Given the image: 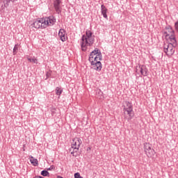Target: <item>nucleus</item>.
Here are the masks:
<instances>
[{
	"instance_id": "1",
	"label": "nucleus",
	"mask_w": 178,
	"mask_h": 178,
	"mask_svg": "<svg viewBox=\"0 0 178 178\" xmlns=\"http://www.w3.org/2000/svg\"><path fill=\"white\" fill-rule=\"evenodd\" d=\"M86 40L88 41V43L83 40L81 41V51H83V52H86V51H87V47H92V44H94L95 41V36L93 35V36L90 38H86Z\"/></svg>"
},
{
	"instance_id": "2",
	"label": "nucleus",
	"mask_w": 178,
	"mask_h": 178,
	"mask_svg": "<svg viewBox=\"0 0 178 178\" xmlns=\"http://www.w3.org/2000/svg\"><path fill=\"white\" fill-rule=\"evenodd\" d=\"M123 106H124L123 108L124 113L126 114V112H127L130 119H131L133 116H134V113H133V104L128 101H125Z\"/></svg>"
},
{
	"instance_id": "3",
	"label": "nucleus",
	"mask_w": 178,
	"mask_h": 178,
	"mask_svg": "<svg viewBox=\"0 0 178 178\" xmlns=\"http://www.w3.org/2000/svg\"><path fill=\"white\" fill-rule=\"evenodd\" d=\"M32 26L35 29H47V24H45V20H44V18L35 21Z\"/></svg>"
},
{
	"instance_id": "4",
	"label": "nucleus",
	"mask_w": 178,
	"mask_h": 178,
	"mask_svg": "<svg viewBox=\"0 0 178 178\" xmlns=\"http://www.w3.org/2000/svg\"><path fill=\"white\" fill-rule=\"evenodd\" d=\"M91 65V69H94V70H97V72H101L102 70V63L101 61H94V60H89Z\"/></svg>"
},
{
	"instance_id": "5",
	"label": "nucleus",
	"mask_w": 178,
	"mask_h": 178,
	"mask_svg": "<svg viewBox=\"0 0 178 178\" xmlns=\"http://www.w3.org/2000/svg\"><path fill=\"white\" fill-rule=\"evenodd\" d=\"M43 20L45 21L46 28L47 26H54L56 23V18L54 15L43 18Z\"/></svg>"
},
{
	"instance_id": "6",
	"label": "nucleus",
	"mask_w": 178,
	"mask_h": 178,
	"mask_svg": "<svg viewBox=\"0 0 178 178\" xmlns=\"http://www.w3.org/2000/svg\"><path fill=\"white\" fill-rule=\"evenodd\" d=\"M173 48H175V47L169 44L164 47V52L166 54L167 56H172V55L175 54V49Z\"/></svg>"
},
{
	"instance_id": "7",
	"label": "nucleus",
	"mask_w": 178,
	"mask_h": 178,
	"mask_svg": "<svg viewBox=\"0 0 178 178\" xmlns=\"http://www.w3.org/2000/svg\"><path fill=\"white\" fill-rule=\"evenodd\" d=\"M61 3H62V1L60 0L54 1V7L57 15H60V13H62V7L60 6Z\"/></svg>"
},
{
	"instance_id": "8",
	"label": "nucleus",
	"mask_w": 178,
	"mask_h": 178,
	"mask_svg": "<svg viewBox=\"0 0 178 178\" xmlns=\"http://www.w3.org/2000/svg\"><path fill=\"white\" fill-rule=\"evenodd\" d=\"M86 35H83L81 37V41H85L86 44H88V42L87 40V38H89L90 37H94L92 34H94L91 31H86Z\"/></svg>"
},
{
	"instance_id": "9",
	"label": "nucleus",
	"mask_w": 178,
	"mask_h": 178,
	"mask_svg": "<svg viewBox=\"0 0 178 178\" xmlns=\"http://www.w3.org/2000/svg\"><path fill=\"white\" fill-rule=\"evenodd\" d=\"M66 34V31L63 29H60L59 32H58V36L60 38V40L63 42H65L66 41V36L65 35Z\"/></svg>"
},
{
	"instance_id": "10",
	"label": "nucleus",
	"mask_w": 178,
	"mask_h": 178,
	"mask_svg": "<svg viewBox=\"0 0 178 178\" xmlns=\"http://www.w3.org/2000/svg\"><path fill=\"white\" fill-rule=\"evenodd\" d=\"M101 51L98 48H95L92 52H90L88 60H93L95 55H99Z\"/></svg>"
},
{
	"instance_id": "11",
	"label": "nucleus",
	"mask_w": 178,
	"mask_h": 178,
	"mask_svg": "<svg viewBox=\"0 0 178 178\" xmlns=\"http://www.w3.org/2000/svg\"><path fill=\"white\" fill-rule=\"evenodd\" d=\"M101 12L103 17H104V19H108V15L106 14L108 12V8H106L104 4L101 6Z\"/></svg>"
},
{
	"instance_id": "12",
	"label": "nucleus",
	"mask_w": 178,
	"mask_h": 178,
	"mask_svg": "<svg viewBox=\"0 0 178 178\" xmlns=\"http://www.w3.org/2000/svg\"><path fill=\"white\" fill-rule=\"evenodd\" d=\"M139 67L140 69L142 76H147V73L148 72V69H147V67H145V65H140Z\"/></svg>"
},
{
	"instance_id": "13",
	"label": "nucleus",
	"mask_w": 178,
	"mask_h": 178,
	"mask_svg": "<svg viewBox=\"0 0 178 178\" xmlns=\"http://www.w3.org/2000/svg\"><path fill=\"white\" fill-rule=\"evenodd\" d=\"M79 148L80 147H79V146L71 147L70 151H72V149H73V151L71 152V155H73V156H77V155H79L77 152H79Z\"/></svg>"
},
{
	"instance_id": "14",
	"label": "nucleus",
	"mask_w": 178,
	"mask_h": 178,
	"mask_svg": "<svg viewBox=\"0 0 178 178\" xmlns=\"http://www.w3.org/2000/svg\"><path fill=\"white\" fill-rule=\"evenodd\" d=\"M98 60H102V53L101 51H99V54L95 58L93 57V62H99Z\"/></svg>"
},
{
	"instance_id": "15",
	"label": "nucleus",
	"mask_w": 178,
	"mask_h": 178,
	"mask_svg": "<svg viewBox=\"0 0 178 178\" xmlns=\"http://www.w3.org/2000/svg\"><path fill=\"white\" fill-rule=\"evenodd\" d=\"M30 162L33 166H38V160L33 157V156H31Z\"/></svg>"
},
{
	"instance_id": "16",
	"label": "nucleus",
	"mask_w": 178,
	"mask_h": 178,
	"mask_svg": "<svg viewBox=\"0 0 178 178\" xmlns=\"http://www.w3.org/2000/svg\"><path fill=\"white\" fill-rule=\"evenodd\" d=\"M62 92H63V89H60L59 87L56 88V95L60 97V94H62Z\"/></svg>"
},
{
	"instance_id": "17",
	"label": "nucleus",
	"mask_w": 178,
	"mask_h": 178,
	"mask_svg": "<svg viewBox=\"0 0 178 178\" xmlns=\"http://www.w3.org/2000/svg\"><path fill=\"white\" fill-rule=\"evenodd\" d=\"M40 175L44 177H49V172H48L47 170H43L42 171H41Z\"/></svg>"
},
{
	"instance_id": "18",
	"label": "nucleus",
	"mask_w": 178,
	"mask_h": 178,
	"mask_svg": "<svg viewBox=\"0 0 178 178\" xmlns=\"http://www.w3.org/2000/svg\"><path fill=\"white\" fill-rule=\"evenodd\" d=\"M74 141H76L77 147H80V145H81V144H83V140H81V139H80V138H74Z\"/></svg>"
},
{
	"instance_id": "19",
	"label": "nucleus",
	"mask_w": 178,
	"mask_h": 178,
	"mask_svg": "<svg viewBox=\"0 0 178 178\" xmlns=\"http://www.w3.org/2000/svg\"><path fill=\"white\" fill-rule=\"evenodd\" d=\"M144 148H145V152H147V151H149L151 149V145L149 143H145L144 144Z\"/></svg>"
},
{
	"instance_id": "20",
	"label": "nucleus",
	"mask_w": 178,
	"mask_h": 178,
	"mask_svg": "<svg viewBox=\"0 0 178 178\" xmlns=\"http://www.w3.org/2000/svg\"><path fill=\"white\" fill-rule=\"evenodd\" d=\"M170 41V43H169L168 44L172 45V47H174V48H176V47H177V40H176V38Z\"/></svg>"
},
{
	"instance_id": "21",
	"label": "nucleus",
	"mask_w": 178,
	"mask_h": 178,
	"mask_svg": "<svg viewBox=\"0 0 178 178\" xmlns=\"http://www.w3.org/2000/svg\"><path fill=\"white\" fill-rule=\"evenodd\" d=\"M165 30H168V33H175V30L170 25H168L165 27Z\"/></svg>"
},
{
	"instance_id": "22",
	"label": "nucleus",
	"mask_w": 178,
	"mask_h": 178,
	"mask_svg": "<svg viewBox=\"0 0 178 178\" xmlns=\"http://www.w3.org/2000/svg\"><path fill=\"white\" fill-rule=\"evenodd\" d=\"M16 1H17V0H6V3L4 4V6L6 8H8V6H9V3H10V2H16Z\"/></svg>"
},
{
	"instance_id": "23",
	"label": "nucleus",
	"mask_w": 178,
	"mask_h": 178,
	"mask_svg": "<svg viewBox=\"0 0 178 178\" xmlns=\"http://www.w3.org/2000/svg\"><path fill=\"white\" fill-rule=\"evenodd\" d=\"M28 60L32 63H38V60L36 58H28Z\"/></svg>"
},
{
	"instance_id": "24",
	"label": "nucleus",
	"mask_w": 178,
	"mask_h": 178,
	"mask_svg": "<svg viewBox=\"0 0 178 178\" xmlns=\"http://www.w3.org/2000/svg\"><path fill=\"white\" fill-rule=\"evenodd\" d=\"M148 154L149 155H147V156H152V155H155V150H154V149H151L148 151Z\"/></svg>"
},
{
	"instance_id": "25",
	"label": "nucleus",
	"mask_w": 178,
	"mask_h": 178,
	"mask_svg": "<svg viewBox=\"0 0 178 178\" xmlns=\"http://www.w3.org/2000/svg\"><path fill=\"white\" fill-rule=\"evenodd\" d=\"M17 51H19V47H17V44H15L13 48V55H16L17 54Z\"/></svg>"
},
{
	"instance_id": "26",
	"label": "nucleus",
	"mask_w": 178,
	"mask_h": 178,
	"mask_svg": "<svg viewBox=\"0 0 178 178\" xmlns=\"http://www.w3.org/2000/svg\"><path fill=\"white\" fill-rule=\"evenodd\" d=\"M171 35L169 36L170 41H172V40H175L176 38V36L175 35L174 33H170Z\"/></svg>"
},
{
	"instance_id": "27",
	"label": "nucleus",
	"mask_w": 178,
	"mask_h": 178,
	"mask_svg": "<svg viewBox=\"0 0 178 178\" xmlns=\"http://www.w3.org/2000/svg\"><path fill=\"white\" fill-rule=\"evenodd\" d=\"M75 147H77V141L74 140V138L72 140L71 148H74Z\"/></svg>"
},
{
	"instance_id": "28",
	"label": "nucleus",
	"mask_w": 178,
	"mask_h": 178,
	"mask_svg": "<svg viewBox=\"0 0 178 178\" xmlns=\"http://www.w3.org/2000/svg\"><path fill=\"white\" fill-rule=\"evenodd\" d=\"M51 73H52V71L46 72V79H45V80H48V79H49V77H51Z\"/></svg>"
},
{
	"instance_id": "29",
	"label": "nucleus",
	"mask_w": 178,
	"mask_h": 178,
	"mask_svg": "<svg viewBox=\"0 0 178 178\" xmlns=\"http://www.w3.org/2000/svg\"><path fill=\"white\" fill-rule=\"evenodd\" d=\"M74 178H83V177H81V176L80 175V173L76 172V173L74 174Z\"/></svg>"
},
{
	"instance_id": "30",
	"label": "nucleus",
	"mask_w": 178,
	"mask_h": 178,
	"mask_svg": "<svg viewBox=\"0 0 178 178\" xmlns=\"http://www.w3.org/2000/svg\"><path fill=\"white\" fill-rule=\"evenodd\" d=\"M51 115H55V113H56V108H51Z\"/></svg>"
},
{
	"instance_id": "31",
	"label": "nucleus",
	"mask_w": 178,
	"mask_h": 178,
	"mask_svg": "<svg viewBox=\"0 0 178 178\" xmlns=\"http://www.w3.org/2000/svg\"><path fill=\"white\" fill-rule=\"evenodd\" d=\"M48 170H55V165H51L50 168H47V171Z\"/></svg>"
},
{
	"instance_id": "32",
	"label": "nucleus",
	"mask_w": 178,
	"mask_h": 178,
	"mask_svg": "<svg viewBox=\"0 0 178 178\" xmlns=\"http://www.w3.org/2000/svg\"><path fill=\"white\" fill-rule=\"evenodd\" d=\"M97 92H98L99 95H102L104 94V92H102V90H101V89H99L97 90Z\"/></svg>"
},
{
	"instance_id": "33",
	"label": "nucleus",
	"mask_w": 178,
	"mask_h": 178,
	"mask_svg": "<svg viewBox=\"0 0 178 178\" xmlns=\"http://www.w3.org/2000/svg\"><path fill=\"white\" fill-rule=\"evenodd\" d=\"M164 34H165V37H169V33L167 31H164Z\"/></svg>"
},
{
	"instance_id": "34",
	"label": "nucleus",
	"mask_w": 178,
	"mask_h": 178,
	"mask_svg": "<svg viewBox=\"0 0 178 178\" xmlns=\"http://www.w3.org/2000/svg\"><path fill=\"white\" fill-rule=\"evenodd\" d=\"M88 149H91V148H90V147H88Z\"/></svg>"
},
{
	"instance_id": "35",
	"label": "nucleus",
	"mask_w": 178,
	"mask_h": 178,
	"mask_svg": "<svg viewBox=\"0 0 178 178\" xmlns=\"http://www.w3.org/2000/svg\"><path fill=\"white\" fill-rule=\"evenodd\" d=\"M88 149H91V148H90V147H88Z\"/></svg>"
}]
</instances>
